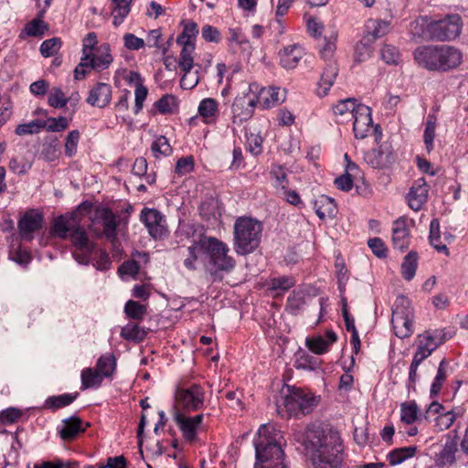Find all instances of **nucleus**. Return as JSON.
Listing matches in <instances>:
<instances>
[{
  "label": "nucleus",
  "mask_w": 468,
  "mask_h": 468,
  "mask_svg": "<svg viewBox=\"0 0 468 468\" xmlns=\"http://www.w3.org/2000/svg\"><path fill=\"white\" fill-rule=\"evenodd\" d=\"M352 120L356 138L364 139L372 131L371 109L365 104H358Z\"/></svg>",
  "instance_id": "17"
},
{
  "label": "nucleus",
  "mask_w": 468,
  "mask_h": 468,
  "mask_svg": "<svg viewBox=\"0 0 468 468\" xmlns=\"http://www.w3.org/2000/svg\"><path fill=\"white\" fill-rule=\"evenodd\" d=\"M43 129L48 132H62L69 127V121L66 117L48 118L42 121Z\"/></svg>",
  "instance_id": "55"
},
{
  "label": "nucleus",
  "mask_w": 468,
  "mask_h": 468,
  "mask_svg": "<svg viewBox=\"0 0 468 468\" xmlns=\"http://www.w3.org/2000/svg\"><path fill=\"white\" fill-rule=\"evenodd\" d=\"M62 45L59 37H52L42 42L40 53L45 58H49L58 52Z\"/></svg>",
  "instance_id": "52"
},
{
  "label": "nucleus",
  "mask_w": 468,
  "mask_h": 468,
  "mask_svg": "<svg viewBox=\"0 0 468 468\" xmlns=\"http://www.w3.org/2000/svg\"><path fill=\"white\" fill-rule=\"evenodd\" d=\"M420 420V410L415 401L400 404V420L405 425H411Z\"/></svg>",
  "instance_id": "37"
},
{
  "label": "nucleus",
  "mask_w": 468,
  "mask_h": 468,
  "mask_svg": "<svg viewBox=\"0 0 468 468\" xmlns=\"http://www.w3.org/2000/svg\"><path fill=\"white\" fill-rule=\"evenodd\" d=\"M337 340L336 334L332 330H327L324 335H316L307 337L306 346L310 351L316 355H323L329 351L330 346Z\"/></svg>",
  "instance_id": "25"
},
{
  "label": "nucleus",
  "mask_w": 468,
  "mask_h": 468,
  "mask_svg": "<svg viewBox=\"0 0 468 468\" xmlns=\"http://www.w3.org/2000/svg\"><path fill=\"white\" fill-rule=\"evenodd\" d=\"M33 157L29 152L13 156L9 162V169L15 174L24 175L31 168Z\"/></svg>",
  "instance_id": "39"
},
{
  "label": "nucleus",
  "mask_w": 468,
  "mask_h": 468,
  "mask_svg": "<svg viewBox=\"0 0 468 468\" xmlns=\"http://www.w3.org/2000/svg\"><path fill=\"white\" fill-rule=\"evenodd\" d=\"M304 56V49L302 46L293 44L284 47L279 52L280 64L286 69H292L297 67Z\"/></svg>",
  "instance_id": "26"
},
{
  "label": "nucleus",
  "mask_w": 468,
  "mask_h": 468,
  "mask_svg": "<svg viewBox=\"0 0 468 468\" xmlns=\"http://www.w3.org/2000/svg\"><path fill=\"white\" fill-rule=\"evenodd\" d=\"M97 36L90 32L82 40V56L80 62L74 70L76 80H82L91 70L101 71L109 67L112 57L109 53V46L97 47Z\"/></svg>",
  "instance_id": "5"
},
{
  "label": "nucleus",
  "mask_w": 468,
  "mask_h": 468,
  "mask_svg": "<svg viewBox=\"0 0 468 468\" xmlns=\"http://www.w3.org/2000/svg\"><path fill=\"white\" fill-rule=\"evenodd\" d=\"M151 150L156 158L168 156L172 153V147L165 136L157 137L152 144Z\"/></svg>",
  "instance_id": "48"
},
{
  "label": "nucleus",
  "mask_w": 468,
  "mask_h": 468,
  "mask_svg": "<svg viewBox=\"0 0 468 468\" xmlns=\"http://www.w3.org/2000/svg\"><path fill=\"white\" fill-rule=\"evenodd\" d=\"M436 122L432 116H429L424 130V143L427 150L430 152L433 148V140L435 136Z\"/></svg>",
  "instance_id": "58"
},
{
  "label": "nucleus",
  "mask_w": 468,
  "mask_h": 468,
  "mask_svg": "<svg viewBox=\"0 0 468 468\" xmlns=\"http://www.w3.org/2000/svg\"><path fill=\"white\" fill-rule=\"evenodd\" d=\"M68 102V99L61 90V89L58 87H54L51 89L48 95V104L54 108H62Z\"/></svg>",
  "instance_id": "59"
},
{
  "label": "nucleus",
  "mask_w": 468,
  "mask_h": 468,
  "mask_svg": "<svg viewBox=\"0 0 468 468\" xmlns=\"http://www.w3.org/2000/svg\"><path fill=\"white\" fill-rule=\"evenodd\" d=\"M430 242L431 246L437 250L439 252H446L447 253V246L441 239L440 235V223L437 218H434L431 221L430 224Z\"/></svg>",
  "instance_id": "43"
},
{
  "label": "nucleus",
  "mask_w": 468,
  "mask_h": 468,
  "mask_svg": "<svg viewBox=\"0 0 468 468\" xmlns=\"http://www.w3.org/2000/svg\"><path fill=\"white\" fill-rule=\"evenodd\" d=\"M262 233L261 223L254 218L241 217L234 225V250L239 255L253 252L260 245Z\"/></svg>",
  "instance_id": "7"
},
{
  "label": "nucleus",
  "mask_w": 468,
  "mask_h": 468,
  "mask_svg": "<svg viewBox=\"0 0 468 468\" xmlns=\"http://www.w3.org/2000/svg\"><path fill=\"white\" fill-rule=\"evenodd\" d=\"M391 323L395 335L399 338L409 337L413 333V311L406 296L399 295L396 298Z\"/></svg>",
  "instance_id": "10"
},
{
  "label": "nucleus",
  "mask_w": 468,
  "mask_h": 468,
  "mask_svg": "<svg viewBox=\"0 0 468 468\" xmlns=\"http://www.w3.org/2000/svg\"><path fill=\"white\" fill-rule=\"evenodd\" d=\"M148 260L149 258L146 253L135 251L133 253L131 260L124 261L121 267H119V274L122 276L128 275L135 277L140 269L139 263L141 261L146 263Z\"/></svg>",
  "instance_id": "30"
},
{
  "label": "nucleus",
  "mask_w": 468,
  "mask_h": 468,
  "mask_svg": "<svg viewBox=\"0 0 468 468\" xmlns=\"http://www.w3.org/2000/svg\"><path fill=\"white\" fill-rule=\"evenodd\" d=\"M201 250L204 249L199 244L191 245L187 248L188 255L184 260V265L188 270H196L197 263L201 254Z\"/></svg>",
  "instance_id": "56"
},
{
  "label": "nucleus",
  "mask_w": 468,
  "mask_h": 468,
  "mask_svg": "<svg viewBox=\"0 0 468 468\" xmlns=\"http://www.w3.org/2000/svg\"><path fill=\"white\" fill-rule=\"evenodd\" d=\"M140 220L153 239H164L168 236L166 218L157 209L144 207L140 213Z\"/></svg>",
  "instance_id": "12"
},
{
  "label": "nucleus",
  "mask_w": 468,
  "mask_h": 468,
  "mask_svg": "<svg viewBox=\"0 0 468 468\" xmlns=\"http://www.w3.org/2000/svg\"><path fill=\"white\" fill-rule=\"evenodd\" d=\"M418 257L415 252H410L401 264V274L407 281H410L416 273Z\"/></svg>",
  "instance_id": "44"
},
{
  "label": "nucleus",
  "mask_w": 468,
  "mask_h": 468,
  "mask_svg": "<svg viewBox=\"0 0 468 468\" xmlns=\"http://www.w3.org/2000/svg\"><path fill=\"white\" fill-rule=\"evenodd\" d=\"M367 35L364 37L365 40L373 42L377 38L384 37L389 28V23L384 20H369L367 25Z\"/></svg>",
  "instance_id": "34"
},
{
  "label": "nucleus",
  "mask_w": 468,
  "mask_h": 468,
  "mask_svg": "<svg viewBox=\"0 0 468 468\" xmlns=\"http://www.w3.org/2000/svg\"><path fill=\"white\" fill-rule=\"evenodd\" d=\"M346 173L335 179V186L343 191H349L353 187V178L351 172L357 171L358 168L356 164L349 163L346 166Z\"/></svg>",
  "instance_id": "45"
},
{
  "label": "nucleus",
  "mask_w": 468,
  "mask_h": 468,
  "mask_svg": "<svg viewBox=\"0 0 468 468\" xmlns=\"http://www.w3.org/2000/svg\"><path fill=\"white\" fill-rule=\"evenodd\" d=\"M44 13L45 10L41 11L37 18H34L26 25L25 28L20 33V38H25L26 37H41L48 31V24L41 19Z\"/></svg>",
  "instance_id": "33"
},
{
  "label": "nucleus",
  "mask_w": 468,
  "mask_h": 468,
  "mask_svg": "<svg viewBox=\"0 0 468 468\" xmlns=\"http://www.w3.org/2000/svg\"><path fill=\"white\" fill-rule=\"evenodd\" d=\"M463 27L459 15H449L444 18L433 21L429 25L431 37L437 41H450L455 39Z\"/></svg>",
  "instance_id": "11"
},
{
  "label": "nucleus",
  "mask_w": 468,
  "mask_h": 468,
  "mask_svg": "<svg viewBox=\"0 0 468 468\" xmlns=\"http://www.w3.org/2000/svg\"><path fill=\"white\" fill-rule=\"evenodd\" d=\"M154 106L160 113H171L176 108V98L171 94L162 96L155 103Z\"/></svg>",
  "instance_id": "51"
},
{
  "label": "nucleus",
  "mask_w": 468,
  "mask_h": 468,
  "mask_svg": "<svg viewBox=\"0 0 468 468\" xmlns=\"http://www.w3.org/2000/svg\"><path fill=\"white\" fill-rule=\"evenodd\" d=\"M177 404L186 410H197L203 406L204 393L200 387L193 386L176 393Z\"/></svg>",
  "instance_id": "18"
},
{
  "label": "nucleus",
  "mask_w": 468,
  "mask_h": 468,
  "mask_svg": "<svg viewBox=\"0 0 468 468\" xmlns=\"http://www.w3.org/2000/svg\"><path fill=\"white\" fill-rule=\"evenodd\" d=\"M77 394H62L59 396L49 397L47 399L45 404L47 408L57 410L61 407L69 405L76 399Z\"/></svg>",
  "instance_id": "50"
},
{
  "label": "nucleus",
  "mask_w": 468,
  "mask_h": 468,
  "mask_svg": "<svg viewBox=\"0 0 468 468\" xmlns=\"http://www.w3.org/2000/svg\"><path fill=\"white\" fill-rule=\"evenodd\" d=\"M270 174L272 185L275 188L285 190L288 187V180L284 167L278 165H272Z\"/></svg>",
  "instance_id": "46"
},
{
  "label": "nucleus",
  "mask_w": 468,
  "mask_h": 468,
  "mask_svg": "<svg viewBox=\"0 0 468 468\" xmlns=\"http://www.w3.org/2000/svg\"><path fill=\"white\" fill-rule=\"evenodd\" d=\"M123 47L127 50L137 51L145 46V41L132 33H126L122 37Z\"/></svg>",
  "instance_id": "60"
},
{
  "label": "nucleus",
  "mask_w": 468,
  "mask_h": 468,
  "mask_svg": "<svg viewBox=\"0 0 468 468\" xmlns=\"http://www.w3.org/2000/svg\"><path fill=\"white\" fill-rule=\"evenodd\" d=\"M64 425L60 430V437L63 440H71L76 437L77 434L85 431V428L81 427L82 420L77 417H71L64 421Z\"/></svg>",
  "instance_id": "40"
},
{
  "label": "nucleus",
  "mask_w": 468,
  "mask_h": 468,
  "mask_svg": "<svg viewBox=\"0 0 468 468\" xmlns=\"http://www.w3.org/2000/svg\"><path fill=\"white\" fill-rule=\"evenodd\" d=\"M248 150L254 155H258L262 151V137L259 133H250L246 135Z\"/></svg>",
  "instance_id": "62"
},
{
  "label": "nucleus",
  "mask_w": 468,
  "mask_h": 468,
  "mask_svg": "<svg viewBox=\"0 0 468 468\" xmlns=\"http://www.w3.org/2000/svg\"><path fill=\"white\" fill-rule=\"evenodd\" d=\"M337 31L335 28H330L324 36L319 43L321 57L331 62L336 49Z\"/></svg>",
  "instance_id": "29"
},
{
  "label": "nucleus",
  "mask_w": 468,
  "mask_h": 468,
  "mask_svg": "<svg viewBox=\"0 0 468 468\" xmlns=\"http://www.w3.org/2000/svg\"><path fill=\"white\" fill-rule=\"evenodd\" d=\"M183 31L176 38V43L181 47L179 58L194 57L196 50V39L198 28L196 22L192 20L183 21Z\"/></svg>",
  "instance_id": "14"
},
{
  "label": "nucleus",
  "mask_w": 468,
  "mask_h": 468,
  "mask_svg": "<svg viewBox=\"0 0 468 468\" xmlns=\"http://www.w3.org/2000/svg\"><path fill=\"white\" fill-rule=\"evenodd\" d=\"M338 73V69L334 62H330L321 76L318 92L321 96L327 94L328 90L334 84Z\"/></svg>",
  "instance_id": "38"
},
{
  "label": "nucleus",
  "mask_w": 468,
  "mask_h": 468,
  "mask_svg": "<svg viewBox=\"0 0 468 468\" xmlns=\"http://www.w3.org/2000/svg\"><path fill=\"white\" fill-rule=\"evenodd\" d=\"M414 59L420 67L427 70L447 72L462 64L463 54L454 46L429 45L417 48Z\"/></svg>",
  "instance_id": "3"
},
{
  "label": "nucleus",
  "mask_w": 468,
  "mask_h": 468,
  "mask_svg": "<svg viewBox=\"0 0 468 468\" xmlns=\"http://www.w3.org/2000/svg\"><path fill=\"white\" fill-rule=\"evenodd\" d=\"M428 195L429 186L426 180L422 177L418 178L414 181L406 197L409 207L414 211L420 210L428 200Z\"/></svg>",
  "instance_id": "20"
},
{
  "label": "nucleus",
  "mask_w": 468,
  "mask_h": 468,
  "mask_svg": "<svg viewBox=\"0 0 468 468\" xmlns=\"http://www.w3.org/2000/svg\"><path fill=\"white\" fill-rule=\"evenodd\" d=\"M90 229L98 237H106L114 242L116 238V222L112 212L106 207L93 208L91 203H81L70 214L58 217L51 227L53 235L60 239L70 238L77 250L73 253L75 260L81 264H88L90 254L94 249L86 229Z\"/></svg>",
  "instance_id": "1"
},
{
  "label": "nucleus",
  "mask_w": 468,
  "mask_h": 468,
  "mask_svg": "<svg viewBox=\"0 0 468 468\" xmlns=\"http://www.w3.org/2000/svg\"><path fill=\"white\" fill-rule=\"evenodd\" d=\"M305 305V298L302 292H293L287 300V309L292 314H297Z\"/></svg>",
  "instance_id": "54"
},
{
  "label": "nucleus",
  "mask_w": 468,
  "mask_h": 468,
  "mask_svg": "<svg viewBox=\"0 0 468 468\" xmlns=\"http://www.w3.org/2000/svg\"><path fill=\"white\" fill-rule=\"evenodd\" d=\"M416 452L417 447L413 445L396 448L387 454V461L392 466L399 465L403 462L412 458L416 454Z\"/></svg>",
  "instance_id": "36"
},
{
  "label": "nucleus",
  "mask_w": 468,
  "mask_h": 468,
  "mask_svg": "<svg viewBox=\"0 0 468 468\" xmlns=\"http://www.w3.org/2000/svg\"><path fill=\"white\" fill-rule=\"evenodd\" d=\"M431 414L437 415L435 418V425L439 431L449 429L453 424L456 418L453 410L444 411V407L438 402L430 404L425 418L428 419Z\"/></svg>",
  "instance_id": "24"
},
{
  "label": "nucleus",
  "mask_w": 468,
  "mask_h": 468,
  "mask_svg": "<svg viewBox=\"0 0 468 468\" xmlns=\"http://www.w3.org/2000/svg\"><path fill=\"white\" fill-rule=\"evenodd\" d=\"M81 388H98L103 379L101 374L97 369L88 367L81 371Z\"/></svg>",
  "instance_id": "41"
},
{
  "label": "nucleus",
  "mask_w": 468,
  "mask_h": 468,
  "mask_svg": "<svg viewBox=\"0 0 468 468\" xmlns=\"http://www.w3.org/2000/svg\"><path fill=\"white\" fill-rule=\"evenodd\" d=\"M115 357L113 354L101 356L97 362V370L103 378L110 377L115 369Z\"/></svg>",
  "instance_id": "47"
},
{
  "label": "nucleus",
  "mask_w": 468,
  "mask_h": 468,
  "mask_svg": "<svg viewBox=\"0 0 468 468\" xmlns=\"http://www.w3.org/2000/svg\"><path fill=\"white\" fill-rule=\"evenodd\" d=\"M446 379V371L444 368V362L441 361L440 363L439 368L437 370V374L434 378V380L431 387V394L432 396H436L440 393L442 384Z\"/></svg>",
  "instance_id": "61"
},
{
  "label": "nucleus",
  "mask_w": 468,
  "mask_h": 468,
  "mask_svg": "<svg viewBox=\"0 0 468 468\" xmlns=\"http://www.w3.org/2000/svg\"><path fill=\"white\" fill-rule=\"evenodd\" d=\"M305 448L314 468H341L344 445L337 431L323 429L309 431Z\"/></svg>",
  "instance_id": "2"
},
{
  "label": "nucleus",
  "mask_w": 468,
  "mask_h": 468,
  "mask_svg": "<svg viewBox=\"0 0 468 468\" xmlns=\"http://www.w3.org/2000/svg\"><path fill=\"white\" fill-rule=\"evenodd\" d=\"M316 215L324 219L333 218L336 214V206L334 199L326 196H321L314 201Z\"/></svg>",
  "instance_id": "35"
},
{
  "label": "nucleus",
  "mask_w": 468,
  "mask_h": 468,
  "mask_svg": "<svg viewBox=\"0 0 468 468\" xmlns=\"http://www.w3.org/2000/svg\"><path fill=\"white\" fill-rule=\"evenodd\" d=\"M43 225V216L36 210L24 214L18 222L19 234L24 240H31L33 232L40 229Z\"/></svg>",
  "instance_id": "21"
},
{
  "label": "nucleus",
  "mask_w": 468,
  "mask_h": 468,
  "mask_svg": "<svg viewBox=\"0 0 468 468\" xmlns=\"http://www.w3.org/2000/svg\"><path fill=\"white\" fill-rule=\"evenodd\" d=\"M197 242L209 256V263L216 271L229 272L235 265V260L229 255L228 245L216 238L200 235Z\"/></svg>",
  "instance_id": "8"
},
{
  "label": "nucleus",
  "mask_w": 468,
  "mask_h": 468,
  "mask_svg": "<svg viewBox=\"0 0 468 468\" xmlns=\"http://www.w3.org/2000/svg\"><path fill=\"white\" fill-rule=\"evenodd\" d=\"M318 398L312 392L300 388L285 386L277 399L278 412L283 417H291L298 413H308L317 404Z\"/></svg>",
  "instance_id": "6"
},
{
  "label": "nucleus",
  "mask_w": 468,
  "mask_h": 468,
  "mask_svg": "<svg viewBox=\"0 0 468 468\" xmlns=\"http://www.w3.org/2000/svg\"><path fill=\"white\" fill-rule=\"evenodd\" d=\"M365 161L373 168L388 167L395 161L392 146L384 143L378 148L369 150L365 154Z\"/></svg>",
  "instance_id": "16"
},
{
  "label": "nucleus",
  "mask_w": 468,
  "mask_h": 468,
  "mask_svg": "<svg viewBox=\"0 0 468 468\" xmlns=\"http://www.w3.org/2000/svg\"><path fill=\"white\" fill-rule=\"evenodd\" d=\"M203 418V414L189 416L179 410L174 414V420L184 440L190 443L197 440L198 433L202 430Z\"/></svg>",
  "instance_id": "13"
},
{
  "label": "nucleus",
  "mask_w": 468,
  "mask_h": 468,
  "mask_svg": "<svg viewBox=\"0 0 468 468\" xmlns=\"http://www.w3.org/2000/svg\"><path fill=\"white\" fill-rule=\"evenodd\" d=\"M43 129L42 121L39 119L33 120L27 123H22L16 128V133L23 136L27 134L37 133Z\"/></svg>",
  "instance_id": "57"
},
{
  "label": "nucleus",
  "mask_w": 468,
  "mask_h": 468,
  "mask_svg": "<svg viewBox=\"0 0 468 468\" xmlns=\"http://www.w3.org/2000/svg\"><path fill=\"white\" fill-rule=\"evenodd\" d=\"M112 99V90L110 85L99 83L90 90L87 102L92 106L103 108L109 104Z\"/></svg>",
  "instance_id": "27"
},
{
  "label": "nucleus",
  "mask_w": 468,
  "mask_h": 468,
  "mask_svg": "<svg viewBox=\"0 0 468 468\" xmlns=\"http://www.w3.org/2000/svg\"><path fill=\"white\" fill-rule=\"evenodd\" d=\"M197 112L206 123H212L218 115V102L213 98L203 99L199 102Z\"/></svg>",
  "instance_id": "31"
},
{
  "label": "nucleus",
  "mask_w": 468,
  "mask_h": 468,
  "mask_svg": "<svg viewBox=\"0 0 468 468\" xmlns=\"http://www.w3.org/2000/svg\"><path fill=\"white\" fill-rule=\"evenodd\" d=\"M258 84H245L241 92L236 96L232 107V122L236 125H241L250 120L257 104Z\"/></svg>",
  "instance_id": "9"
},
{
  "label": "nucleus",
  "mask_w": 468,
  "mask_h": 468,
  "mask_svg": "<svg viewBox=\"0 0 468 468\" xmlns=\"http://www.w3.org/2000/svg\"><path fill=\"white\" fill-rule=\"evenodd\" d=\"M411 221L401 217L393 222L392 243L395 249L403 250L410 245V226Z\"/></svg>",
  "instance_id": "22"
},
{
  "label": "nucleus",
  "mask_w": 468,
  "mask_h": 468,
  "mask_svg": "<svg viewBox=\"0 0 468 468\" xmlns=\"http://www.w3.org/2000/svg\"><path fill=\"white\" fill-rule=\"evenodd\" d=\"M282 441V432L273 424H262L253 440L255 464H285Z\"/></svg>",
  "instance_id": "4"
},
{
  "label": "nucleus",
  "mask_w": 468,
  "mask_h": 468,
  "mask_svg": "<svg viewBox=\"0 0 468 468\" xmlns=\"http://www.w3.org/2000/svg\"><path fill=\"white\" fill-rule=\"evenodd\" d=\"M440 344L441 340L437 331H426L419 335L417 338V350L413 357L422 362L431 355Z\"/></svg>",
  "instance_id": "19"
},
{
  "label": "nucleus",
  "mask_w": 468,
  "mask_h": 468,
  "mask_svg": "<svg viewBox=\"0 0 468 468\" xmlns=\"http://www.w3.org/2000/svg\"><path fill=\"white\" fill-rule=\"evenodd\" d=\"M177 65L182 73L180 86L185 90L195 88L199 82L200 66L194 63V57L178 58Z\"/></svg>",
  "instance_id": "15"
},
{
  "label": "nucleus",
  "mask_w": 468,
  "mask_h": 468,
  "mask_svg": "<svg viewBox=\"0 0 468 468\" xmlns=\"http://www.w3.org/2000/svg\"><path fill=\"white\" fill-rule=\"evenodd\" d=\"M358 104L359 103H357L356 100L351 98L337 101L332 106V111L336 118V121L339 122H344L346 121L352 120L353 115L358 107Z\"/></svg>",
  "instance_id": "28"
},
{
  "label": "nucleus",
  "mask_w": 468,
  "mask_h": 468,
  "mask_svg": "<svg viewBox=\"0 0 468 468\" xmlns=\"http://www.w3.org/2000/svg\"><path fill=\"white\" fill-rule=\"evenodd\" d=\"M122 335L130 340H141L143 339L144 333L135 323H130L122 329Z\"/></svg>",
  "instance_id": "63"
},
{
  "label": "nucleus",
  "mask_w": 468,
  "mask_h": 468,
  "mask_svg": "<svg viewBox=\"0 0 468 468\" xmlns=\"http://www.w3.org/2000/svg\"><path fill=\"white\" fill-rule=\"evenodd\" d=\"M286 99V92L279 87L260 88L258 86L257 103L264 109H270L283 102Z\"/></svg>",
  "instance_id": "23"
},
{
  "label": "nucleus",
  "mask_w": 468,
  "mask_h": 468,
  "mask_svg": "<svg viewBox=\"0 0 468 468\" xmlns=\"http://www.w3.org/2000/svg\"><path fill=\"white\" fill-rule=\"evenodd\" d=\"M368 247L372 252L378 258H385L387 256L388 249L384 241L379 238H373L367 241Z\"/></svg>",
  "instance_id": "64"
},
{
  "label": "nucleus",
  "mask_w": 468,
  "mask_h": 468,
  "mask_svg": "<svg viewBox=\"0 0 468 468\" xmlns=\"http://www.w3.org/2000/svg\"><path fill=\"white\" fill-rule=\"evenodd\" d=\"M123 312L128 318L143 320L147 312V305L139 303L133 300H129L124 305Z\"/></svg>",
  "instance_id": "42"
},
{
  "label": "nucleus",
  "mask_w": 468,
  "mask_h": 468,
  "mask_svg": "<svg viewBox=\"0 0 468 468\" xmlns=\"http://www.w3.org/2000/svg\"><path fill=\"white\" fill-rule=\"evenodd\" d=\"M202 233V228L199 225L188 222H181L176 231V236L179 238V241H183L185 239H189L192 245L198 244L197 240Z\"/></svg>",
  "instance_id": "32"
},
{
  "label": "nucleus",
  "mask_w": 468,
  "mask_h": 468,
  "mask_svg": "<svg viewBox=\"0 0 468 468\" xmlns=\"http://www.w3.org/2000/svg\"><path fill=\"white\" fill-rule=\"evenodd\" d=\"M295 284V280L291 276H280L271 278L268 283L269 289L272 291L286 292Z\"/></svg>",
  "instance_id": "49"
},
{
  "label": "nucleus",
  "mask_w": 468,
  "mask_h": 468,
  "mask_svg": "<svg viewBox=\"0 0 468 468\" xmlns=\"http://www.w3.org/2000/svg\"><path fill=\"white\" fill-rule=\"evenodd\" d=\"M457 451L456 444L453 442H447L438 457V463L440 465H449L455 462V452Z\"/></svg>",
  "instance_id": "53"
}]
</instances>
